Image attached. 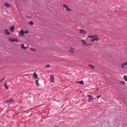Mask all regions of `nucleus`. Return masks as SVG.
Here are the masks:
<instances>
[{
    "label": "nucleus",
    "mask_w": 127,
    "mask_h": 127,
    "mask_svg": "<svg viewBox=\"0 0 127 127\" xmlns=\"http://www.w3.org/2000/svg\"><path fill=\"white\" fill-rule=\"evenodd\" d=\"M88 38H92L91 40V42H94V41H99V39L98 38V35H95L93 36H89Z\"/></svg>",
    "instance_id": "obj_1"
},
{
    "label": "nucleus",
    "mask_w": 127,
    "mask_h": 127,
    "mask_svg": "<svg viewBox=\"0 0 127 127\" xmlns=\"http://www.w3.org/2000/svg\"><path fill=\"white\" fill-rule=\"evenodd\" d=\"M24 34V31L23 30H21L20 31V32L19 33V36H23V35Z\"/></svg>",
    "instance_id": "obj_2"
},
{
    "label": "nucleus",
    "mask_w": 127,
    "mask_h": 127,
    "mask_svg": "<svg viewBox=\"0 0 127 127\" xmlns=\"http://www.w3.org/2000/svg\"><path fill=\"white\" fill-rule=\"evenodd\" d=\"M64 7L66 9V10H68V11H70L71 9L68 7V6L66 4H64L63 5Z\"/></svg>",
    "instance_id": "obj_3"
},
{
    "label": "nucleus",
    "mask_w": 127,
    "mask_h": 127,
    "mask_svg": "<svg viewBox=\"0 0 127 127\" xmlns=\"http://www.w3.org/2000/svg\"><path fill=\"white\" fill-rule=\"evenodd\" d=\"M50 76H51V82L52 83H54V79H55L54 75H51Z\"/></svg>",
    "instance_id": "obj_4"
},
{
    "label": "nucleus",
    "mask_w": 127,
    "mask_h": 127,
    "mask_svg": "<svg viewBox=\"0 0 127 127\" xmlns=\"http://www.w3.org/2000/svg\"><path fill=\"white\" fill-rule=\"evenodd\" d=\"M5 34H6V35H10V33L8 32V30L7 29L5 30Z\"/></svg>",
    "instance_id": "obj_5"
},
{
    "label": "nucleus",
    "mask_w": 127,
    "mask_h": 127,
    "mask_svg": "<svg viewBox=\"0 0 127 127\" xmlns=\"http://www.w3.org/2000/svg\"><path fill=\"white\" fill-rule=\"evenodd\" d=\"M76 84H80V85H84V82H83V81H76Z\"/></svg>",
    "instance_id": "obj_6"
},
{
    "label": "nucleus",
    "mask_w": 127,
    "mask_h": 127,
    "mask_svg": "<svg viewBox=\"0 0 127 127\" xmlns=\"http://www.w3.org/2000/svg\"><path fill=\"white\" fill-rule=\"evenodd\" d=\"M13 99H10L9 100H6V103H12V102H13Z\"/></svg>",
    "instance_id": "obj_7"
},
{
    "label": "nucleus",
    "mask_w": 127,
    "mask_h": 127,
    "mask_svg": "<svg viewBox=\"0 0 127 127\" xmlns=\"http://www.w3.org/2000/svg\"><path fill=\"white\" fill-rule=\"evenodd\" d=\"M10 30L12 31V32H13L14 31V26H12L10 28Z\"/></svg>",
    "instance_id": "obj_8"
},
{
    "label": "nucleus",
    "mask_w": 127,
    "mask_h": 127,
    "mask_svg": "<svg viewBox=\"0 0 127 127\" xmlns=\"http://www.w3.org/2000/svg\"><path fill=\"white\" fill-rule=\"evenodd\" d=\"M127 62H126V63H124V64H121V67H122V68H124V66H127Z\"/></svg>",
    "instance_id": "obj_9"
},
{
    "label": "nucleus",
    "mask_w": 127,
    "mask_h": 127,
    "mask_svg": "<svg viewBox=\"0 0 127 127\" xmlns=\"http://www.w3.org/2000/svg\"><path fill=\"white\" fill-rule=\"evenodd\" d=\"M5 6H6V7H10V4H9L7 2H6L5 3Z\"/></svg>",
    "instance_id": "obj_10"
},
{
    "label": "nucleus",
    "mask_w": 127,
    "mask_h": 127,
    "mask_svg": "<svg viewBox=\"0 0 127 127\" xmlns=\"http://www.w3.org/2000/svg\"><path fill=\"white\" fill-rule=\"evenodd\" d=\"M21 48H22V49H26V48H27V47H24V44H22L21 46Z\"/></svg>",
    "instance_id": "obj_11"
},
{
    "label": "nucleus",
    "mask_w": 127,
    "mask_h": 127,
    "mask_svg": "<svg viewBox=\"0 0 127 127\" xmlns=\"http://www.w3.org/2000/svg\"><path fill=\"white\" fill-rule=\"evenodd\" d=\"M81 42L83 43V45H87V43L84 40H81Z\"/></svg>",
    "instance_id": "obj_12"
},
{
    "label": "nucleus",
    "mask_w": 127,
    "mask_h": 127,
    "mask_svg": "<svg viewBox=\"0 0 127 127\" xmlns=\"http://www.w3.org/2000/svg\"><path fill=\"white\" fill-rule=\"evenodd\" d=\"M34 76L35 77V79H38V76H37V74H36V73L35 72L34 73Z\"/></svg>",
    "instance_id": "obj_13"
},
{
    "label": "nucleus",
    "mask_w": 127,
    "mask_h": 127,
    "mask_svg": "<svg viewBox=\"0 0 127 127\" xmlns=\"http://www.w3.org/2000/svg\"><path fill=\"white\" fill-rule=\"evenodd\" d=\"M4 87H5L6 90H8V86L6 84V83H5Z\"/></svg>",
    "instance_id": "obj_14"
},
{
    "label": "nucleus",
    "mask_w": 127,
    "mask_h": 127,
    "mask_svg": "<svg viewBox=\"0 0 127 127\" xmlns=\"http://www.w3.org/2000/svg\"><path fill=\"white\" fill-rule=\"evenodd\" d=\"M35 83L36 84V86L38 87L39 86V83H38V79L35 80Z\"/></svg>",
    "instance_id": "obj_15"
},
{
    "label": "nucleus",
    "mask_w": 127,
    "mask_h": 127,
    "mask_svg": "<svg viewBox=\"0 0 127 127\" xmlns=\"http://www.w3.org/2000/svg\"><path fill=\"white\" fill-rule=\"evenodd\" d=\"M88 66H89V67H90V68H91V69H95V67H94V66L92 65V64H89Z\"/></svg>",
    "instance_id": "obj_16"
},
{
    "label": "nucleus",
    "mask_w": 127,
    "mask_h": 127,
    "mask_svg": "<svg viewBox=\"0 0 127 127\" xmlns=\"http://www.w3.org/2000/svg\"><path fill=\"white\" fill-rule=\"evenodd\" d=\"M88 97L90 100H93V96H92L91 95H88Z\"/></svg>",
    "instance_id": "obj_17"
},
{
    "label": "nucleus",
    "mask_w": 127,
    "mask_h": 127,
    "mask_svg": "<svg viewBox=\"0 0 127 127\" xmlns=\"http://www.w3.org/2000/svg\"><path fill=\"white\" fill-rule=\"evenodd\" d=\"M80 33L84 34V33H85V31H84L83 30H80Z\"/></svg>",
    "instance_id": "obj_18"
},
{
    "label": "nucleus",
    "mask_w": 127,
    "mask_h": 127,
    "mask_svg": "<svg viewBox=\"0 0 127 127\" xmlns=\"http://www.w3.org/2000/svg\"><path fill=\"white\" fill-rule=\"evenodd\" d=\"M29 24H30L31 25H33V24H34V23H33V21H31L29 22Z\"/></svg>",
    "instance_id": "obj_19"
},
{
    "label": "nucleus",
    "mask_w": 127,
    "mask_h": 127,
    "mask_svg": "<svg viewBox=\"0 0 127 127\" xmlns=\"http://www.w3.org/2000/svg\"><path fill=\"white\" fill-rule=\"evenodd\" d=\"M9 40L11 42H14V39H9Z\"/></svg>",
    "instance_id": "obj_20"
},
{
    "label": "nucleus",
    "mask_w": 127,
    "mask_h": 127,
    "mask_svg": "<svg viewBox=\"0 0 127 127\" xmlns=\"http://www.w3.org/2000/svg\"><path fill=\"white\" fill-rule=\"evenodd\" d=\"M124 80L125 81H127V76L126 75H124Z\"/></svg>",
    "instance_id": "obj_21"
},
{
    "label": "nucleus",
    "mask_w": 127,
    "mask_h": 127,
    "mask_svg": "<svg viewBox=\"0 0 127 127\" xmlns=\"http://www.w3.org/2000/svg\"><path fill=\"white\" fill-rule=\"evenodd\" d=\"M14 42H18V40L17 39H14Z\"/></svg>",
    "instance_id": "obj_22"
},
{
    "label": "nucleus",
    "mask_w": 127,
    "mask_h": 127,
    "mask_svg": "<svg viewBox=\"0 0 127 127\" xmlns=\"http://www.w3.org/2000/svg\"><path fill=\"white\" fill-rule=\"evenodd\" d=\"M4 79H5V77H4L2 79L0 80V82H2V81H4Z\"/></svg>",
    "instance_id": "obj_23"
},
{
    "label": "nucleus",
    "mask_w": 127,
    "mask_h": 127,
    "mask_svg": "<svg viewBox=\"0 0 127 127\" xmlns=\"http://www.w3.org/2000/svg\"><path fill=\"white\" fill-rule=\"evenodd\" d=\"M30 50H31L32 51H34V52L36 51L35 49H30Z\"/></svg>",
    "instance_id": "obj_24"
},
{
    "label": "nucleus",
    "mask_w": 127,
    "mask_h": 127,
    "mask_svg": "<svg viewBox=\"0 0 127 127\" xmlns=\"http://www.w3.org/2000/svg\"><path fill=\"white\" fill-rule=\"evenodd\" d=\"M24 33H25L26 34H28V31H26L25 32H24Z\"/></svg>",
    "instance_id": "obj_25"
},
{
    "label": "nucleus",
    "mask_w": 127,
    "mask_h": 127,
    "mask_svg": "<svg viewBox=\"0 0 127 127\" xmlns=\"http://www.w3.org/2000/svg\"><path fill=\"white\" fill-rule=\"evenodd\" d=\"M48 67H50V65L49 64H47L46 66V68H47Z\"/></svg>",
    "instance_id": "obj_26"
},
{
    "label": "nucleus",
    "mask_w": 127,
    "mask_h": 127,
    "mask_svg": "<svg viewBox=\"0 0 127 127\" xmlns=\"http://www.w3.org/2000/svg\"><path fill=\"white\" fill-rule=\"evenodd\" d=\"M70 53H72V54L74 53V51L70 50Z\"/></svg>",
    "instance_id": "obj_27"
},
{
    "label": "nucleus",
    "mask_w": 127,
    "mask_h": 127,
    "mask_svg": "<svg viewBox=\"0 0 127 127\" xmlns=\"http://www.w3.org/2000/svg\"><path fill=\"white\" fill-rule=\"evenodd\" d=\"M97 99H99V98H101V95L98 96L97 97Z\"/></svg>",
    "instance_id": "obj_28"
},
{
    "label": "nucleus",
    "mask_w": 127,
    "mask_h": 127,
    "mask_svg": "<svg viewBox=\"0 0 127 127\" xmlns=\"http://www.w3.org/2000/svg\"><path fill=\"white\" fill-rule=\"evenodd\" d=\"M70 50H74V48H70Z\"/></svg>",
    "instance_id": "obj_29"
},
{
    "label": "nucleus",
    "mask_w": 127,
    "mask_h": 127,
    "mask_svg": "<svg viewBox=\"0 0 127 127\" xmlns=\"http://www.w3.org/2000/svg\"><path fill=\"white\" fill-rule=\"evenodd\" d=\"M91 99H88V102H91Z\"/></svg>",
    "instance_id": "obj_30"
},
{
    "label": "nucleus",
    "mask_w": 127,
    "mask_h": 127,
    "mask_svg": "<svg viewBox=\"0 0 127 127\" xmlns=\"http://www.w3.org/2000/svg\"><path fill=\"white\" fill-rule=\"evenodd\" d=\"M122 84H123V85H125V82H123Z\"/></svg>",
    "instance_id": "obj_31"
},
{
    "label": "nucleus",
    "mask_w": 127,
    "mask_h": 127,
    "mask_svg": "<svg viewBox=\"0 0 127 127\" xmlns=\"http://www.w3.org/2000/svg\"><path fill=\"white\" fill-rule=\"evenodd\" d=\"M98 90H99V89H97V90L98 91Z\"/></svg>",
    "instance_id": "obj_32"
}]
</instances>
